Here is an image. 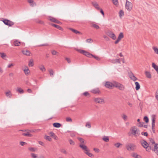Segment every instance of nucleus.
Instances as JSON below:
<instances>
[{"label":"nucleus","mask_w":158,"mask_h":158,"mask_svg":"<svg viewBox=\"0 0 158 158\" xmlns=\"http://www.w3.org/2000/svg\"><path fill=\"white\" fill-rule=\"evenodd\" d=\"M130 133L131 135H133L135 137H137L140 135V131L135 126H133L131 127Z\"/></svg>","instance_id":"1"},{"label":"nucleus","mask_w":158,"mask_h":158,"mask_svg":"<svg viewBox=\"0 0 158 158\" xmlns=\"http://www.w3.org/2000/svg\"><path fill=\"white\" fill-rule=\"evenodd\" d=\"M126 148L128 151H133L136 149V146L133 143H129L126 145Z\"/></svg>","instance_id":"2"},{"label":"nucleus","mask_w":158,"mask_h":158,"mask_svg":"<svg viewBox=\"0 0 158 158\" xmlns=\"http://www.w3.org/2000/svg\"><path fill=\"white\" fill-rule=\"evenodd\" d=\"M2 21L5 24L9 27H11L14 24V22L7 19H3Z\"/></svg>","instance_id":"3"},{"label":"nucleus","mask_w":158,"mask_h":158,"mask_svg":"<svg viewBox=\"0 0 158 158\" xmlns=\"http://www.w3.org/2000/svg\"><path fill=\"white\" fill-rule=\"evenodd\" d=\"M76 50L88 57L89 58H91V55H92V54L86 51L78 49H76Z\"/></svg>","instance_id":"4"},{"label":"nucleus","mask_w":158,"mask_h":158,"mask_svg":"<svg viewBox=\"0 0 158 158\" xmlns=\"http://www.w3.org/2000/svg\"><path fill=\"white\" fill-rule=\"evenodd\" d=\"M114 87H115L120 90L122 91L123 90L125 89V86L124 85L116 82H114Z\"/></svg>","instance_id":"5"},{"label":"nucleus","mask_w":158,"mask_h":158,"mask_svg":"<svg viewBox=\"0 0 158 158\" xmlns=\"http://www.w3.org/2000/svg\"><path fill=\"white\" fill-rule=\"evenodd\" d=\"M94 100L95 102L100 104H104L105 102L104 100L100 98H94Z\"/></svg>","instance_id":"6"},{"label":"nucleus","mask_w":158,"mask_h":158,"mask_svg":"<svg viewBox=\"0 0 158 158\" xmlns=\"http://www.w3.org/2000/svg\"><path fill=\"white\" fill-rule=\"evenodd\" d=\"M105 86L107 88L111 89L114 87V84H113L109 81H106L105 84Z\"/></svg>","instance_id":"7"},{"label":"nucleus","mask_w":158,"mask_h":158,"mask_svg":"<svg viewBox=\"0 0 158 158\" xmlns=\"http://www.w3.org/2000/svg\"><path fill=\"white\" fill-rule=\"evenodd\" d=\"M126 8L127 9L128 11H130L132 9V4L129 1H127L126 5Z\"/></svg>","instance_id":"8"},{"label":"nucleus","mask_w":158,"mask_h":158,"mask_svg":"<svg viewBox=\"0 0 158 158\" xmlns=\"http://www.w3.org/2000/svg\"><path fill=\"white\" fill-rule=\"evenodd\" d=\"M91 92L92 93L96 94L99 95L101 94V92L98 88H96L92 89Z\"/></svg>","instance_id":"9"},{"label":"nucleus","mask_w":158,"mask_h":158,"mask_svg":"<svg viewBox=\"0 0 158 158\" xmlns=\"http://www.w3.org/2000/svg\"><path fill=\"white\" fill-rule=\"evenodd\" d=\"M79 147L84 151V152L85 153V152L89 151V150L87 147L82 144H80L79 145Z\"/></svg>","instance_id":"10"},{"label":"nucleus","mask_w":158,"mask_h":158,"mask_svg":"<svg viewBox=\"0 0 158 158\" xmlns=\"http://www.w3.org/2000/svg\"><path fill=\"white\" fill-rule=\"evenodd\" d=\"M140 143L142 145L144 148L148 147V143L144 140H141L140 141Z\"/></svg>","instance_id":"11"},{"label":"nucleus","mask_w":158,"mask_h":158,"mask_svg":"<svg viewBox=\"0 0 158 158\" xmlns=\"http://www.w3.org/2000/svg\"><path fill=\"white\" fill-rule=\"evenodd\" d=\"M152 150L158 155V143H156Z\"/></svg>","instance_id":"12"},{"label":"nucleus","mask_w":158,"mask_h":158,"mask_svg":"<svg viewBox=\"0 0 158 158\" xmlns=\"http://www.w3.org/2000/svg\"><path fill=\"white\" fill-rule=\"evenodd\" d=\"M22 52L23 54L27 56H30V54H31V53L29 51L26 49L22 50Z\"/></svg>","instance_id":"13"},{"label":"nucleus","mask_w":158,"mask_h":158,"mask_svg":"<svg viewBox=\"0 0 158 158\" xmlns=\"http://www.w3.org/2000/svg\"><path fill=\"white\" fill-rule=\"evenodd\" d=\"M108 35L110 38L114 40H115L116 38L115 35L112 32L109 33Z\"/></svg>","instance_id":"14"},{"label":"nucleus","mask_w":158,"mask_h":158,"mask_svg":"<svg viewBox=\"0 0 158 158\" xmlns=\"http://www.w3.org/2000/svg\"><path fill=\"white\" fill-rule=\"evenodd\" d=\"M92 4L94 6V7H95L98 10L100 9L99 6L97 2H92Z\"/></svg>","instance_id":"15"},{"label":"nucleus","mask_w":158,"mask_h":158,"mask_svg":"<svg viewBox=\"0 0 158 158\" xmlns=\"http://www.w3.org/2000/svg\"><path fill=\"white\" fill-rule=\"evenodd\" d=\"M111 62L113 64H115L116 63L121 64L120 59H118L115 60H111Z\"/></svg>","instance_id":"16"},{"label":"nucleus","mask_w":158,"mask_h":158,"mask_svg":"<svg viewBox=\"0 0 158 158\" xmlns=\"http://www.w3.org/2000/svg\"><path fill=\"white\" fill-rule=\"evenodd\" d=\"M51 25L56 27V28L58 29H59V30H60L61 31H63V29L60 27V26L59 25H56V24H53V23H52L51 24Z\"/></svg>","instance_id":"17"},{"label":"nucleus","mask_w":158,"mask_h":158,"mask_svg":"<svg viewBox=\"0 0 158 158\" xmlns=\"http://www.w3.org/2000/svg\"><path fill=\"white\" fill-rule=\"evenodd\" d=\"M91 27L96 29H98L100 28V27L96 23H93L91 24Z\"/></svg>","instance_id":"18"},{"label":"nucleus","mask_w":158,"mask_h":158,"mask_svg":"<svg viewBox=\"0 0 158 158\" xmlns=\"http://www.w3.org/2000/svg\"><path fill=\"white\" fill-rule=\"evenodd\" d=\"M5 94L7 97L11 98L12 97V94L10 91L9 90L5 93Z\"/></svg>","instance_id":"19"},{"label":"nucleus","mask_w":158,"mask_h":158,"mask_svg":"<svg viewBox=\"0 0 158 158\" xmlns=\"http://www.w3.org/2000/svg\"><path fill=\"white\" fill-rule=\"evenodd\" d=\"M69 29L71 30V31H72L74 33H75V34H80V35H81L82 34V33L80 32V31L77 30H76L75 29H74L73 28H69Z\"/></svg>","instance_id":"20"},{"label":"nucleus","mask_w":158,"mask_h":158,"mask_svg":"<svg viewBox=\"0 0 158 158\" xmlns=\"http://www.w3.org/2000/svg\"><path fill=\"white\" fill-rule=\"evenodd\" d=\"M53 126L56 128H59L61 126V124L59 123H55L53 124Z\"/></svg>","instance_id":"21"},{"label":"nucleus","mask_w":158,"mask_h":158,"mask_svg":"<svg viewBox=\"0 0 158 158\" xmlns=\"http://www.w3.org/2000/svg\"><path fill=\"white\" fill-rule=\"evenodd\" d=\"M26 131L27 132L26 133H22V135L26 136L31 137L32 136V135L29 133V131Z\"/></svg>","instance_id":"22"},{"label":"nucleus","mask_w":158,"mask_h":158,"mask_svg":"<svg viewBox=\"0 0 158 158\" xmlns=\"http://www.w3.org/2000/svg\"><path fill=\"white\" fill-rule=\"evenodd\" d=\"M152 67L156 71L157 73L158 74V66L156 65L154 63H152Z\"/></svg>","instance_id":"23"},{"label":"nucleus","mask_w":158,"mask_h":158,"mask_svg":"<svg viewBox=\"0 0 158 158\" xmlns=\"http://www.w3.org/2000/svg\"><path fill=\"white\" fill-rule=\"evenodd\" d=\"M20 44V42H19L18 40H16L14 41L13 42L14 45L15 46H19Z\"/></svg>","instance_id":"24"},{"label":"nucleus","mask_w":158,"mask_h":158,"mask_svg":"<svg viewBox=\"0 0 158 158\" xmlns=\"http://www.w3.org/2000/svg\"><path fill=\"white\" fill-rule=\"evenodd\" d=\"M132 156L135 158H141L140 156L135 153H133L132 154Z\"/></svg>","instance_id":"25"},{"label":"nucleus","mask_w":158,"mask_h":158,"mask_svg":"<svg viewBox=\"0 0 158 158\" xmlns=\"http://www.w3.org/2000/svg\"><path fill=\"white\" fill-rule=\"evenodd\" d=\"M26 69L23 70V71L25 74L26 75H27L30 72L27 67L26 66Z\"/></svg>","instance_id":"26"},{"label":"nucleus","mask_w":158,"mask_h":158,"mask_svg":"<svg viewBox=\"0 0 158 158\" xmlns=\"http://www.w3.org/2000/svg\"><path fill=\"white\" fill-rule=\"evenodd\" d=\"M135 84L136 85L135 89H136V90H138L140 88V85L139 82H135Z\"/></svg>","instance_id":"27"},{"label":"nucleus","mask_w":158,"mask_h":158,"mask_svg":"<svg viewBox=\"0 0 158 158\" xmlns=\"http://www.w3.org/2000/svg\"><path fill=\"white\" fill-rule=\"evenodd\" d=\"M39 69L42 71L43 72H44L46 71V69L44 68L43 65H41L40 66H39Z\"/></svg>","instance_id":"28"},{"label":"nucleus","mask_w":158,"mask_h":158,"mask_svg":"<svg viewBox=\"0 0 158 158\" xmlns=\"http://www.w3.org/2000/svg\"><path fill=\"white\" fill-rule=\"evenodd\" d=\"M28 65L30 67H32L34 65L33 60L32 59H31L29 61Z\"/></svg>","instance_id":"29"},{"label":"nucleus","mask_w":158,"mask_h":158,"mask_svg":"<svg viewBox=\"0 0 158 158\" xmlns=\"http://www.w3.org/2000/svg\"><path fill=\"white\" fill-rule=\"evenodd\" d=\"M89 152V151L85 152V153L90 157H93L94 156V155L92 153Z\"/></svg>","instance_id":"30"},{"label":"nucleus","mask_w":158,"mask_h":158,"mask_svg":"<svg viewBox=\"0 0 158 158\" xmlns=\"http://www.w3.org/2000/svg\"><path fill=\"white\" fill-rule=\"evenodd\" d=\"M77 139L80 141V142L81 143V144H84L85 143V142L84 139L81 138H77Z\"/></svg>","instance_id":"31"},{"label":"nucleus","mask_w":158,"mask_h":158,"mask_svg":"<svg viewBox=\"0 0 158 158\" xmlns=\"http://www.w3.org/2000/svg\"><path fill=\"white\" fill-rule=\"evenodd\" d=\"M145 73L146 77L148 78H151V75L149 72H148V71H146L145 72Z\"/></svg>","instance_id":"32"},{"label":"nucleus","mask_w":158,"mask_h":158,"mask_svg":"<svg viewBox=\"0 0 158 158\" xmlns=\"http://www.w3.org/2000/svg\"><path fill=\"white\" fill-rule=\"evenodd\" d=\"M102 139L105 142H107L109 141V138L108 136H104L102 138Z\"/></svg>","instance_id":"33"},{"label":"nucleus","mask_w":158,"mask_h":158,"mask_svg":"<svg viewBox=\"0 0 158 158\" xmlns=\"http://www.w3.org/2000/svg\"><path fill=\"white\" fill-rule=\"evenodd\" d=\"M152 49L153 50L155 53L158 55V48L156 47H153Z\"/></svg>","instance_id":"34"},{"label":"nucleus","mask_w":158,"mask_h":158,"mask_svg":"<svg viewBox=\"0 0 158 158\" xmlns=\"http://www.w3.org/2000/svg\"><path fill=\"white\" fill-rule=\"evenodd\" d=\"M82 94L85 96L87 97H90V95L89 93L87 91L84 92Z\"/></svg>","instance_id":"35"},{"label":"nucleus","mask_w":158,"mask_h":158,"mask_svg":"<svg viewBox=\"0 0 158 158\" xmlns=\"http://www.w3.org/2000/svg\"><path fill=\"white\" fill-rule=\"evenodd\" d=\"M156 120V116L155 115H152V124H155Z\"/></svg>","instance_id":"36"},{"label":"nucleus","mask_w":158,"mask_h":158,"mask_svg":"<svg viewBox=\"0 0 158 158\" xmlns=\"http://www.w3.org/2000/svg\"><path fill=\"white\" fill-rule=\"evenodd\" d=\"M28 150L30 151L34 152L37 150V149L35 148H29Z\"/></svg>","instance_id":"37"},{"label":"nucleus","mask_w":158,"mask_h":158,"mask_svg":"<svg viewBox=\"0 0 158 158\" xmlns=\"http://www.w3.org/2000/svg\"><path fill=\"white\" fill-rule=\"evenodd\" d=\"M48 71L50 76H52L53 75L54 73L52 69H50Z\"/></svg>","instance_id":"38"},{"label":"nucleus","mask_w":158,"mask_h":158,"mask_svg":"<svg viewBox=\"0 0 158 158\" xmlns=\"http://www.w3.org/2000/svg\"><path fill=\"white\" fill-rule=\"evenodd\" d=\"M122 117L124 121H125L127 120V116L125 114H123L122 115Z\"/></svg>","instance_id":"39"},{"label":"nucleus","mask_w":158,"mask_h":158,"mask_svg":"<svg viewBox=\"0 0 158 158\" xmlns=\"http://www.w3.org/2000/svg\"><path fill=\"white\" fill-rule=\"evenodd\" d=\"M69 142L70 144L71 145H75L74 142L71 139H69Z\"/></svg>","instance_id":"40"},{"label":"nucleus","mask_w":158,"mask_h":158,"mask_svg":"<svg viewBox=\"0 0 158 158\" xmlns=\"http://www.w3.org/2000/svg\"><path fill=\"white\" fill-rule=\"evenodd\" d=\"M49 20L52 22L55 23L56 19L55 18L50 17L49 18Z\"/></svg>","instance_id":"41"},{"label":"nucleus","mask_w":158,"mask_h":158,"mask_svg":"<svg viewBox=\"0 0 158 158\" xmlns=\"http://www.w3.org/2000/svg\"><path fill=\"white\" fill-rule=\"evenodd\" d=\"M17 92H19L20 94L23 93H24L23 90L20 88H19L17 89Z\"/></svg>","instance_id":"42"},{"label":"nucleus","mask_w":158,"mask_h":158,"mask_svg":"<svg viewBox=\"0 0 158 158\" xmlns=\"http://www.w3.org/2000/svg\"><path fill=\"white\" fill-rule=\"evenodd\" d=\"M51 52L53 55H58V52L55 50L52 51Z\"/></svg>","instance_id":"43"},{"label":"nucleus","mask_w":158,"mask_h":158,"mask_svg":"<svg viewBox=\"0 0 158 158\" xmlns=\"http://www.w3.org/2000/svg\"><path fill=\"white\" fill-rule=\"evenodd\" d=\"M155 98L157 101H158V89L156 90L155 94Z\"/></svg>","instance_id":"44"},{"label":"nucleus","mask_w":158,"mask_h":158,"mask_svg":"<svg viewBox=\"0 0 158 158\" xmlns=\"http://www.w3.org/2000/svg\"><path fill=\"white\" fill-rule=\"evenodd\" d=\"M45 138L46 140H48L50 141H51L52 140L51 138L48 136L45 135Z\"/></svg>","instance_id":"45"},{"label":"nucleus","mask_w":158,"mask_h":158,"mask_svg":"<svg viewBox=\"0 0 158 158\" xmlns=\"http://www.w3.org/2000/svg\"><path fill=\"white\" fill-rule=\"evenodd\" d=\"M91 57H93L95 59L97 60H100V58H99L98 56L93 55L92 54V55H91Z\"/></svg>","instance_id":"46"},{"label":"nucleus","mask_w":158,"mask_h":158,"mask_svg":"<svg viewBox=\"0 0 158 158\" xmlns=\"http://www.w3.org/2000/svg\"><path fill=\"white\" fill-rule=\"evenodd\" d=\"M85 126L89 128H90L91 127V124L89 122H87L86 123Z\"/></svg>","instance_id":"47"},{"label":"nucleus","mask_w":158,"mask_h":158,"mask_svg":"<svg viewBox=\"0 0 158 158\" xmlns=\"http://www.w3.org/2000/svg\"><path fill=\"white\" fill-rule=\"evenodd\" d=\"M122 144L119 143H118L114 144V146L117 148H118L120 146H122Z\"/></svg>","instance_id":"48"},{"label":"nucleus","mask_w":158,"mask_h":158,"mask_svg":"<svg viewBox=\"0 0 158 158\" xmlns=\"http://www.w3.org/2000/svg\"><path fill=\"white\" fill-rule=\"evenodd\" d=\"M124 15V13L123 10H121L119 12V16L121 17L122 16H123Z\"/></svg>","instance_id":"49"},{"label":"nucleus","mask_w":158,"mask_h":158,"mask_svg":"<svg viewBox=\"0 0 158 158\" xmlns=\"http://www.w3.org/2000/svg\"><path fill=\"white\" fill-rule=\"evenodd\" d=\"M144 120L145 121L146 123H148L149 121V119L148 117L147 116H145L143 118Z\"/></svg>","instance_id":"50"},{"label":"nucleus","mask_w":158,"mask_h":158,"mask_svg":"<svg viewBox=\"0 0 158 158\" xmlns=\"http://www.w3.org/2000/svg\"><path fill=\"white\" fill-rule=\"evenodd\" d=\"M31 156L32 158H38L37 157V155L33 153H31Z\"/></svg>","instance_id":"51"},{"label":"nucleus","mask_w":158,"mask_h":158,"mask_svg":"<svg viewBox=\"0 0 158 158\" xmlns=\"http://www.w3.org/2000/svg\"><path fill=\"white\" fill-rule=\"evenodd\" d=\"M112 1L114 5H117L118 4V0H112Z\"/></svg>","instance_id":"52"},{"label":"nucleus","mask_w":158,"mask_h":158,"mask_svg":"<svg viewBox=\"0 0 158 158\" xmlns=\"http://www.w3.org/2000/svg\"><path fill=\"white\" fill-rule=\"evenodd\" d=\"M49 135L51 136L54 137L55 136V134L53 132H50L48 133Z\"/></svg>","instance_id":"53"},{"label":"nucleus","mask_w":158,"mask_h":158,"mask_svg":"<svg viewBox=\"0 0 158 158\" xmlns=\"http://www.w3.org/2000/svg\"><path fill=\"white\" fill-rule=\"evenodd\" d=\"M118 37L122 39L124 37L123 34L122 32H121L118 35Z\"/></svg>","instance_id":"54"},{"label":"nucleus","mask_w":158,"mask_h":158,"mask_svg":"<svg viewBox=\"0 0 158 158\" xmlns=\"http://www.w3.org/2000/svg\"><path fill=\"white\" fill-rule=\"evenodd\" d=\"M66 120L67 122H71L72 121V119L70 117H67Z\"/></svg>","instance_id":"55"},{"label":"nucleus","mask_w":158,"mask_h":158,"mask_svg":"<svg viewBox=\"0 0 158 158\" xmlns=\"http://www.w3.org/2000/svg\"><path fill=\"white\" fill-rule=\"evenodd\" d=\"M6 55L4 53H2V54H1V57L3 59H5V57H6Z\"/></svg>","instance_id":"56"},{"label":"nucleus","mask_w":158,"mask_h":158,"mask_svg":"<svg viewBox=\"0 0 158 158\" xmlns=\"http://www.w3.org/2000/svg\"><path fill=\"white\" fill-rule=\"evenodd\" d=\"M131 79L134 81H135L138 79L136 77H135V76H132Z\"/></svg>","instance_id":"57"},{"label":"nucleus","mask_w":158,"mask_h":158,"mask_svg":"<svg viewBox=\"0 0 158 158\" xmlns=\"http://www.w3.org/2000/svg\"><path fill=\"white\" fill-rule=\"evenodd\" d=\"M141 134L142 135H144L146 136H148V133L147 132H142L141 133Z\"/></svg>","instance_id":"58"},{"label":"nucleus","mask_w":158,"mask_h":158,"mask_svg":"<svg viewBox=\"0 0 158 158\" xmlns=\"http://www.w3.org/2000/svg\"><path fill=\"white\" fill-rule=\"evenodd\" d=\"M86 41L88 43H91L93 42V40L91 39H87L86 40Z\"/></svg>","instance_id":"59"},{"label":"nucleus","mask_w":158,"mask_h":158,"mask_svg":"<svg viewBox=\"0 0 158 158\" xmlns=\"http://www.w3.org/2000/svg\"><path fill=\"white\" fill-rule=\"evenodd\" d=\"M14 65V64L13 63H11L10 64H9L7 65V67L8 68H10L11 67L13 66Z\"/></svg>","instance_id":"60"},{"label":"nucleus","mask_w":158,"mask_h":158,"mask_svg":"<svg viewBox=\"0 0 158 158\" xmlns=\"http://www.w3.org/2000/svg\"><path fill=\"white\" fill-rule=\"evenodd\" d=\"M150 141L152 144H155L154 140L152 138L150 139Z\"/></svg>","instance_id":"61"},{"label":"nucleus","mask_w":158,"mask_h":158,"mask_svg":"<svg viewBox=\"0 0 158 158\" xmlns=\"http://www.w3.org/2000/svg\"><path fill=\"white\" fill-rule=\"evenodd\" d=\"M19 144L21 146H23L24 145L26 144L27 143L25 142L21 141L20 142Z\"/></svg>","instance_id":"62"},{"label":"nucleus","mask_w":158,"mask_h":158,"mask_svg":"<svg viewBox=\"0 0 158 158\" xmlns=\"http://www.w3.org/2000/svg\"><path fill=\"white\" fill-rule=\"evenodd\" d=\"M60 152H61L65 154H67V152H66V150L64 149H61Z\"/></svg>","instance_id":"63"},{"label":"nucleus","mask_w":158,"mask_h":158,"mask_svg":"<svg viewBox=\"0 0 158 158\" xmlns=\"http://www.w3.org/2000/svg\"><path fill=\"white\" fill-rule=\"evenodd\" d=\"M146 149V150L147 151H149L151 149V147L148 146V147L145 148Z\"/></svg>","instance_id":"64"}]
</instances>
